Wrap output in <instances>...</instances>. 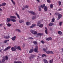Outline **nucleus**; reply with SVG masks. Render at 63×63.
<instances>
[{"label":"nucleus","instance_id":"f257e3e1","mask_svg":"<svg viewBox=\"0 0 63 63\" xmlns=\"http://www.w3.org/2000/svg\"><path fill=\"white\" fill-rule=\"evenodd\" d=\"M38 46H35V48L34 49V50L33 49H30L29 51V53H32L34 51V50L35 52H38Z\"/></svg>","mask_w":63,"mask_h":63},{"label":"nucleus","instance_id":"f03ea898","mask_svg":"<svg viewBox=\"0 0 63 63\" xmlns=\"http://www.w3.org/2000/svg\"><path fill=\"white\" fill-rule=\"evenodd\" d=\"M10 18H12L11 19V21H13V22H16V20L14 19V18H15V19H16V17H15V16H10Z\"/></svg>","mask_w":63,"mask_h":63},{"label":"nucleus","instance_id":"7ed1b4c3","mask_svg":"<svg viewBox=\"0 0 63 63\" xmlns=\"http://www.w3.org/2000/svg\"><path fill=\"white\" fill-rule=\"evenodd\" d=\"M30 32L33 35H36L37 33V32L35 31L34 30H31Z\"/></svg>","mask_w":63,"mask_h":63},{"label":"nucleus","instance_id":"20e7f679","mask_svg":"<svg viewBox=\"0 0 63 63\" xmlns=\"http://www.w3.org/2000/svg\"><path fill=\"white\" fill-rule=\"evenodd\" d=\"M11 37L9 35H7V36H4L3 37L4 38V39H8L10 38Z\"/></svg>","mask_w":63,"mask_h":63},{"label":"nucleus","instance_id":"39448f33","mask_svg":"<svg viewBox=\"0 0 63 63\" xmlns=\"http://www.w3.org/2000/svg\"><path fill=\"white\" fill-rule=\"evenodd\" d=\"M62 15L61 14H59L58 15V18H57L58 20H59V19L62 17Z\"/></svg>","mask_w":63,"mask_h":63},{"label":"nucleus","instance_id":"423d86ee","mask_svg":"<svg viewBox=\"0 0 63 63\" xmlns=\"http://www.w3.org/2000/svg\"><path fill=\"white\" fill-rule=\"evenodd\" d=\"M11 47V46H8L4 50V51H6V50H8Z\"/></svg>","mask_w":63,"mask_h":63},{"label":"nucleus","instance_id":"0eeeda50","mask_svg":"<svg viewBox=\"0 0 63 63\" xmlns=\"http://www.w3.org/2000/svg\"><path fill=\"white\" fill-rule=\"evenodd\" d=\"M29 12L30 13L32 14V15H36V13L33 12L32 11H29Z\"/></svg>","mask_w":63,"mask_h":63},{"label":"nucleus","instance_id":"6e6552de","mask_svg":"<svg viewBox=\"0 0 63 63\" xmlns=\"http://www.w3.org/2000/svg\"><path fill=\"white\" fill-rule=\"evenodd\" d=\"M11 49L13 51H16V48L14 47H13Z\"/></svg>","mask_w":63,"mask_h":63},{"label":"nucleus","instance_id":"1a4fd4ad","mask_svg":"<svg viewBox=\"0 0 63 63\" xmlns=\"http://www.w3.org/2000/svg\"><path fill=\"white\" fill-rule=\"evenodd\" d=\"M44 10L45 12H47L48 10L47 6H45L44 8Z\"/></svg>","mask_w":63,"mask_h":63},{"label":"nucleus","instance_id":"9d476101","mask_svg":"<svg viewBox=\"0 0 63 63\" xmlns=\"http://www.w3.org/2000/svg\"><path fill=\"white\" fill-rule=\"evenodd\" d=\"M34 57V55H32V56H30L29 57V59H30V61H31L32 58H33Z\"/></svg>","mask_w":63,"mask_h":63},{"label":"nucleus","instance_id":"9b49d317","mask_svg":"<svg viewBox=\"0 0 63 63\" xmlns=\"http://www.w3.org/2000/svg\"><path fill=\"white\" fill-rule=\"evenodd\" d=\"M16 39V36H14V37H12L11 38V39L13 41H15Z\"/></svg>","mask_w":63,"mask_h":63},{"label":"nucleus","instance_id":"f8f14e48","mask_svg":"<svg viewBox=\"0 0 63 63\" xmlns=\"http://www.w3.org/2000/svg\"><path fill=\"white\" fill-rule=\"evenodd\" d=\"M52 40V38L51 37H49L46 39V41H50Z\"/></svg>","mask_w":63,"mask_h":63},{"label":"nucleus","instance_id":"ddd939ff","mask_svg":"<svg viewBox=\"0 0 63 63\" xmlns=\"http://www.w3.org/2000/svg\"><path fill=\"white\" fill-rule=\"evenodd\" d=\"M36 26V25L35 24H33L30 27V28H33V27H34Z\"/></svg>","mask_w":63,"mask_h":63},{"label":"nucleus","instance_id":"4468645a","mask_svg":"<svg viewBox=\"0 0 63 63\" xmlns=\"http://www.w3.org/2000/svg\"><path fill=\"white\" fill-rule=\"evenodd\" d=\"M43 33H38L37 34V36H42L43 35Z\"/></svg>","mask_w":63,"mask_h":63},{"label":"nucleus","instance_id":"2eb2a0df","mask_svg":"<svg viewBox=\"0 0 63 63\" xmlns=\"http://www.w3.org/2000/svg\"><path fill=\"white\" fill-rule=\"evenodd\" d=\"M2 59H3L2 60V63L4 62H5V61L6 60H5V57H4V56H3L2 57Z\"/></svg>","mask_w":63,"mask_h":63},{"label":"nucleus","instance_id":"dca6fc26","mask_svg":"<svg viewBox=\"0 0 63 63\" xmlns=\"http://www.w3.org/2000/svg\"><path fill=\"white\" fill-rule=\"evenodd\" d=\"M11 19L10 18H8L7 19V22H10V21H11Z\"/></svg>","mask_w":63,"mask_h":63},{"label":"nucleus","instance_id":"f3484780","mask_svg":"<svg viewBox=\"0 0 63 63\" xmlns=\"http://www.w3.org/2000/svg\"><path fill=\"white\" fill-rule=\"evenodd\" d=\"M19 23H22V22H24V21L23 20L21 19L19 20Z\"/></svg>","mask_w":63,"mask_h":63},{"label":"nucleus","instance_id":"a211bd4d","mask_svg":"<svg viewBox=\"0 0 63 63\" xmlns=\"http://www.w3.org/2000/svg\"><path fill=\"white\" fill-rule=\"evenodd\" d=\"M43 61L44 63H48V62L46 59H44Z\"/></svg>","mask_w":63,"mask_h":63},{"label":"nucleus","instance_id":"6ab92c4d","mask_svg":"<svg viewBox=\"0 0 63 63\" xmlns=\"http://www.w3.org/2000/svg\"><path fill=\"white\" fill-rule=\"evenodd\" d=\"M58 33L60 35H62V32L61 31H58Z\"/></svg>","mask_w":63,"mask_h":63},{"label":"nucleus","instance_id":"aec40b11","mask_svg":"<svg viewBox=\"0 0 63 63\" xmlns=\"http://www.w3.org/2000/svg\"><path fill=\"white\" fill-rule=\"evenodd\" d=\"M26 24L27 25H30V23L29 22H26Z\"/></svg>","mask_w":63,"mask_h":63},{"label":"nucleus","instance_id":"412c9836","mask_svg":"<svg viewBox=\"0 0 63 63\" xmlns=\"http://www.w3.org/2000/svg\"><path fill=\"white\" fill-rule=\"evenodd\" d=\"M45 6H46L45 4H44L43 5H41V7L42 8H45Z\"/></svg>","mask_w":63,"mask_h":63},{"label":"nucleus","instance_id":"4be33fe9","mask_svg":"<svg viewBox=\"0 0 63 63\" xmlns=\"http://www.w3.org/2000/svg\"><path fill=\"white\" fill-rule=\"evenodd\" d=\"M4 57L6 60H8V56H6L5 57L4 56Z\"/></svg>","mask_w":63,"mask_h":63},{"label":"nucleus","instance_id":"5701e85b","mask_svg":"<svg viewBox=\"0 0 63 63\" xmlns=\"http://www.w3.org/2000/svg\"><path fill=\"white\" fill-rule=\"evenodd\" d=\"M41 24V21H38V22L37 24V26H39L40 25V24Z\"/></svg>","mask_w":63,"mask_h":63},{"label":"nucleus","instance_id":"b1692460","mask_svg":"<svg viewBox=\"0 0 63 63\" xmlns=\"http://www.w3.org/2000/svg\"><path fill=\"white\" fill-rule=\"evenodd\" d=\"M16 16H17L18 18H19V19L20 18V16H19V15L18 14H17V13H16Z\"/></svg>","mask_w":63,"mask_h":63},{"label":"nucleus","instance_id":"393cba45","mask_svg":"<svg viewBox=\"0 0 63 63\" xmlns=\"http://www.w3.org/2000/svg\"><path fill=\"white\" fill-rule=\"evenodd\" d=\"M36 18V16H34L32 17V19L34 20Z\"/></svg>","mask_w":63,"mask_h":63},{"label":"nucleus","instance_id":"a878e982","mask_svg":"<svg viewBox=\"0 0 63 63\" xmlns=\"http://www.w3.org/2000/svg\"><path fill=\"white\" fill-rule=\"evenodd\" d=\"M54 24L52 23H50L49 25V26H52Z\"/></svg>","mask_w":63,"mask_h":63},{"label":"nucleus","instance_id":"bb28decb","mask_svg":"<svg viewBox=\"0 0 63 63\" xmlns=\"http://www.w3.org/2000/svg\"><path fill=\"white\" fill-rule=\"evenodd\" d=\"M16 31H18L19 33H21V31H20L19 29H16Z\"/></svg>","mask_w":63,"mask_h":63},{"label":"nucleus","instance_id":"cd10ccee","mask_svg":"<svg viewBox=\"0 0 63 63\" xmlns=\"http://www.w3.org/2000/svg\"><path fill=\"white\" fill-rule=\"evenodd\" d=\"M33 43L34 44V45H37V44H38V43L37 41H33Z\"/></svg>","mask_w":63,"mask_h":63},{"label":"nucleus","instance_id":"c85d7f7f","mask_svg":"<svg viewBox=\"0 0 63 63\" xmlns=\"http://www.w3.org/2000/svg\"><path fill=\"white\" fill-rule=\"evenodd\" d=\"M7 26H8V27H10L12 26V24H10V23H8L7 24Z\"/></svg>","mask_w":63,"mask_h":63},{"label":"nucleus","instance_id":"c756f323","mask_svg":"<svg viewBox=\"0 0 63 63\" xmlns=\"http://www.w3.org/2000/svg\"><path fill=\"white\" fill-rule=\"evenodd\" d=\"M17 49H18L19 50H21V48L19 46H18L17 47Z\"/></svg>","mask_w":63,"mask_h":63},{"label":"nucleus","instance_id":"7c9ffc66","mask_svg":"<svg viewBox=\"0 0 63 63\" xmlns=\"http://www.w3.org/2000/svg\"><path fill=\"white\" fill-rule=\"evenodd\" d=\"M2 6H4L6 5V3L5 2L2 3Z\"/></svg>","mask_w":63,"mask_h":63},{"label":"nucleus","instance_id":"2f4dec72","mask_svg":"<svg viewBox=\"0 0 63 63\" xmlns=\"http://www.w3.org/2000/svg\"><path fill=\"white\" fill-rule=\"evenodd\" d=\"M38 8L39 11V12H41V10H42L41 9V7L40 6H39Z\"/></svg>","mask_w":63,"mask_h":63},{"label":"nucleus","instance_id":"473e14b6","mask_svg":"<svg viewBox=\"0 0 63 63\" xmlns=\"http://www.w3.org/2000/svg\"><path fill=\"white\" fill-rule=\"evenodd\" d=\"M50 8H53V4H51L50 5Z\"/></svg>","mask_w":63,"mask_h":63},{"label":"nucleus","instance_id":"72a5a7b5","mask_svg":"<svg viewBox=\"0 0 63 63\" xmlns=\"http://www.w3.org/2000/svg\"><path fill=\"white\" fill-rule=\"evenodd\" d=\"M24 6L25 8H28L29 7V6L27 5H25Z\"/></svg>","mask_w":63,"mask_h":63},{"label":"nucleus","instance_id":"f704fd0d","mask_svg":"<svg viewBox=\"0 0 63 63\" xmlns=\"http://www.w3.org/2000/svg\"><path fill=\"white\" fill-rule=\"evenodd\" d=\"M39 27L40 28H42L43 27V24H40L39 26Z\"/></svg>","mask_w":63,"mask_h":63},{"label":"nucleus","instance_id":"c9c22d12","mask_svg":"<svg viewBox=\"0 0 63 63\" xmlns=\"http://www.w3.org/2000/svg\"><path fill=\"white\" fill-rule=\"evenodd\" d=\"M11 1L13 5H15V2L13 0H11Z\"/></svg>","mask_w":63,"mask_h":63},{"label":"nucleus","instance_id":"e433bc0d","mask_svg":"<svg viewBox=\"0 0 63 63\" xmlns=\"http://www.w3.org/2000/svg\"><path fill=\"white\" fill-rule=\"evenodd\" d=\"M42 57H47V55L45 54H43L42 55Z\"/></svg>","mask_w":63,"mask_h":63},{"label":"nucleus","instance_id":"4c0bfd02","mask_svg":"<svg viewBox=\"0 0 63 63\" xmlns=\"http://www.w3.org/2000/svg\"><path fill=\"white\" fill-rule=\"evenodd\" d=\"M46 53L47 54H50V51H48L46 52Z\"/></svg>","mask_w":63,"mask_h":63},{"label":"nucleus","instance_id":"58836bf2","mask_svg":"<svg viewBox=\"0 0 63 63\" xmlns=\"http://www.w3.org/2000/svg\"><path fill=\"white\" fill-rule=\"evenodd\" d=\"M52 22H54V20H55V19L54 18V17H53V18L52 19Z\"/></svg>","mask_w":63,"mask_h":63},{"label":"nucleus","instance_id":"ea45409f","mask_svg":"<svg viewBox=\"0 0 63 63\" xmlns=\"http://www.w3.org/2000/svg\"><path fill=\"white\" fill-rule=\"evenodd\" d=\"M43 51H45V52H46L47 51V50H46V48H43Z\"/></svg>","mask_w":63,"mask_h":63},{"label":"nucleus","instance_id":"a19ab883","mask_svg":"<svg viewBox=\"0 0 63 63\" xmlns=\"http://www.w3.org/2000/svg\"><path fill=\"white\" fill-rule=\"evenodd\" d=\"M59 13H57V12H56L55 13V14L56 16H57L59 14Z\"/></svg>","mask_w":63,"mask_h":63},{"label":"nucleus","instance_id":"79ce46f5","mask_svg":"<svg viewBox=\"0 0 63 63\" xmlns=\"http://www.w3.org/2000/svg\"><path fill=\"white\" fill-rule=\"evenodd\" d=\"M45 32L46 33V34L47 35L48 33L47 32V30H45Z\"/></svg>","mask_w":63,"mask_h":63},{"label":"nucleus","instance_id":"37998d69","mask_svg":"<svg viewBox=\"0 0 63 63\" xmlns=\"http://www.w3.org/2000/svg\"><path fill=\"white\" fill-rule=\"evenodd\" d=\"M50 54H54V53L52 51H50Z\"/></svg>","mask_w":63,"mask_h":63},{"label":"nucleus","instance_id":"c03bdc74","mask_svg":"<svg viewBox=\"0 0 63 63\" xmlns=\"http://www.w3.org/2000/svg\"><path fill=\"white\" fill-rule=\"evenodd\" d=\"M58 3L59 4V5L61 6V2L60 1H59L58 2Z\"/></svg>","mask_w":63,"mask_h":63},{"label":"nucleus","instance_id":"a18cd8bd","mask_svg":"<svg viewBox=\"0 0 63 63\" xmlns=\"http://www.w3.org/2000/svg\"><path fill=\"white\" fill-rule=\"evenodd\" d=\"M29 39H30V40H33L34 39L32 37H29L28 38Z\"/></svg>","mask_w":63,"mask_h":63},{"label":"nucleus","instance_id":"49530a36","mask_svg":"<svg viewBox=\"0 0 63 63\" xmlns=\"http://www.w3.org/2000/svg\"><path fill=\"white\" fill-rule=\"evenodd\" d=\"M62 24V22H60L59 23L60 26H61Z\"/></svg>","mask_w":63,"mask_h":63},{"label":"nucleus","instance_id":"de8ad7c7","mask_svg":"<svg viewBox=\"0 0 63 63\" xmlns=\"http://www.w3.org/2000/svg\"><path fill=\"white\" fill-rule=\"evenodd\" d=\"M41 42L42 43V44H45V42L43 40L41 41Z\"/></svg>","mask_w":63,"mask_h":63},{"label":"nucleus","instance_id":"09e8293b","mask_svg":"<svg viewBox=\"0 0 63 63\" xmlns=\"http://www.w3.org/2000/svg\"><path fill=\"white\" fill-rule=\"evenodd\" d=\"M25 8L24 7V6H23V7L22 8V10H25Z\"/></svg>","mask_w":63,"mask_h":63},{"label":"nucleus","instance_id":"8fccbe9b","mask_svg":"<svg viewBox=\"0 0 63 63\" xmlns=\"http://www.w3.org/2000/svg\"><path fill=\"white\" fill-rule=\"evenodd\" d=\"M53 62V61L52 60H50L49 61V63H52Z\"/></svg>","mask_w":63,"mask_h":63},{"label":"nucleus","instance_id":"3c124183","mask_svg":"<svg viewBox=\"0 0 63 63\" xmlns=\"http://www.w3.org/2000/svg\"><path fill=\"white\" fill-rule=\"evenodd\" d=\"M47 2H48V3H50V0H47Z\"/></svg>","mask_w":63,"mask_h":63},{"label":"nucleus","instance_id":"603ef678","mask_svg":"<svg viewBox=\"0 0 63 63\" xmlns=\"http://www.w3.org/2000/svg\"><path fill=\"white\" fill-rule=\"evenodd\" d=\"M15 47L16 49H17V46H15Z\"/></svg>","mask_w":63,"mask_h":63},{"label":"nucleus","instance_id":"864d4df0","mask_svg":"<svg viewBox=\"0 0 63 63\" xmlns=\"http://www.w3.org/2000/svg\"><path fill=\"white\" fill-rule=\"evenodd\" d=\"M17 63H22V62L21 61H17Z\"/></svg>","mask_w":63,"mask_h":63},{"label":"nucleus","instance_id":"5fc2aeb1","mask_svg":"<svg viewBox=\"0 0 63 63\" xmlns=\"http://www.w3.org/2000/svg\"><path fill=\"white\" fill-rule=\"evenodd\" d=\"M62 9L61 8H60L58 9L59 11H62Z\"/></svg>","mask_w":63,"mask_h":63},{"label":"nucleus","instance_id":"6e6d98bb","mask_svg":"<svg viewBox=\"0 0 63 63\" xmlns=\"http://www.w3.org/2000/svg\"><path fill=\"white\" fill-rule=\"evenodd\" d=\"M4 43H6L7 42V41L6 40H5L4 41Z\"/></svg>","mask_w":63,"mask_h":63},{"label":"nucleus","instance_id":"4d7b16f0","mask_svg":"<svg viewBox=\"0 0 63 63\" xmlns=\"http://www.w3.org/2000/svg\"><path fill=\"white\" fill-rule=\"evenodd\" d=\"M52 28H50V31H52Z\"/></svg>","mask_w":63,"mask_h":63},{"label":"nucleus","instance_id":"13d9d810","mask_svg":"<svg viewBox=\"0 0 63 63\" xmlns=\"http://www.w3.org/2000/svg\"><path fill=\"white\" fill-rule=\"evenodd\" d=\"M14 63H17V62H16V61H14Z\"/></svg>","mask_w":63,"mask_h":63},{"label":"nucleus","instance_id":"bf43d9fd","mask_svg":"<svg viewBox=\"0 0 63 63\" xmlns=\"http://www.w3.org/2000/svg\"><path fill=\"white\" fill-rule=\"evenodd\" d=\"M36 1H37L38 3H39L40 2V0H36Z\"/></svg>","mask_w":63,"mask_h":63},{"label":"nucleus","instance_id":"052dcab7","mask_svg":"<svg viewBox=\"0 0 63 63\" xmlns=\"http://www.w3.org/2000/svg\"><path fill=\"white\" fill-rule=\"evenodd\" d=\"M45 29L46 30H47V27H45Z\"/></svg>","mask_w":63,"mask_h":63},{"label":"nucleus","instance_id":"680f3d73","mask_svg":"<svg viewBox=\"0 0 63 63\" xmlns=\"http://www.w3.org/2000/svg\"><path fill=\"white\" fill-rule=\"evenodd\" d=\"M2 24H0V27H1L2 26Z\"/></svg>","mask_w":63,"mask_h":63},{"label":"nucleus","instance_id":"e2e57ef3","mask_svg":"<svg viewBox=\"0 0 63 63\" xmlns=\"http://www.w3.org/2000/svg\"><path fill=\"white\" fill-rule=\"evenodd\" d=\"M3 11V10L2 9L0 8V11Z\"/></svg>","mask_w":63,"mask_h":63},{"label":"nucleus","instance_id":"0e129e2a","mask_svg":"<svg viewBox=\"0 0 63 63\" xmlns=\"http://www.w3.org/2000/svg\"><path fill=\"white\" fill-rule=\"evenodd\" d=\"M62 52H63V48H62Z\"/></svg>","mask_w":63,"mask_h":63},{"label":"nucleus","instance_id":"69168bd1","mask_svg":"<svg viewBox=\"0 0 63 63\" xmlns=\"http://www.w3.org/2000/svg\"><path fill=\"white\" fill-rule=\"evenodd\" d=\"M1 6H2V4H0V7H1Z\"/></svg>","mask_w":63,"mask_h":63},{"label":"nucleus","instance_id":"338daca9","mask_svg":"<svg viewBox=\"0 0 63 63\" xmlns=\"http://www.w3.org/2000/svg\"><path fill=\"white\" fill-rule=\"evenodd\" d=\"M46 50H47V49H48L47 47H46Z\"/></svg>","mask_w":63,"mask_h":63},{"label":"nucleus","instance_id":"774afa93","mask_svg":"<svg viewBox=\"0 0 63 63\" xmlns=\"http://www.w3.org/2000/svg\"><path fill=\"white\" fill-rule=\"evenodd\" d=\"M61 60V61H62V62H63V60L62 59Z\"/></svg>","mask_w":63,"mask_h":63}]
</instances>
